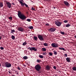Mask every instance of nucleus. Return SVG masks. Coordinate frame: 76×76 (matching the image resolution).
Here are the masks:
<instances>
[{"label": "nucleus", "instance_id": "f257e3e1", "mask_svg": "<svg viewBox=\"0 0 76 76\" xmlns=\"http://www.w3.org/2000/svg\"><path fill=\"white\" fill-rule=\"evenodd\" d=\"M18 15L20 19H21V20H25L26 19V17L23 14H22L21 12L20 11H18Z\"/></svg>", "mask_w": 76, "mask_h": 76}, {"label": "nucleus", "instance_id": "412c9836", "mask_svg": "<svg viewBox=\"0 0 76 76\" xmlns=\"http://www.w3.org/2000/svg\"><path fill=\"white\" fill-rule=\"evenodd\" d=\"M59 50H65L64 48H59Z\"/></svg>", "mask_w": 76, "mask_h": 76}, {"label": "nucleus", "instance_id": "7c9ffc66", "mask_svg": "<svg viewBox=\"0 0 76 76\" xmlns=\"http://www.w3.org/2000/svg\"><path fill=\"white\" fill-rule=\"evenodd\" d=\"M29 29H33V26H30V27H29Z\"/></svg>", "mask_w": 76, "mask_h": 76}, {"label": "nucleus", "instance_id": "473e14b6", "mask_svg": "<svg viewBox=\"0 0 76 76\" xmlns=\"http://www.w3.org/2000/svg\"><path fill=\"white\" fill-rule=\"evenodd\" d=\"M24 5H25V6H26V7H28V5L26 4H25V3H24Z\"/></svg>", "mask_w": 76, "mask_h": 76}, {"label": "nucleus", "instance_id": "cd10ccee", "mask_svg": "<svg viewBox=\"0 0 76 76\" xmlns=\"http://www.w3.org/2000/svg\"><path fill=\"white\" fill-rule=\"evenodd\" d=\"M42 49L43 51H46V49H45V48H42Z\"/></svg>", "mask_w": 76, "mask_h": 76}, {"label": "nucleus", "instance_id": "49530a36", "mask_svg": "<svg viewBox=\"0 0 76 76\" xmlns=\"http://www.w3.org/2000/svg\"><path fill=\"white\" fill-rule=\"evenodd\" d=\"M23 66H24V67H26V65L23 64Z\"/></svg>", "mask_w": 76, "mask_h": 76}, {"label": "nucleus", "instance_id": "c9c22d12", "mask_svg": "<svg viewBox=\"0 0 76 76\" xmlns=\"http://www.w3.org/2000/svg\"><path fill=\"white\" fill-rule=\"evenodd\" d=\"M31 10H35V8H33V7H32Z\"/></svg>", "mask_w": 76, "mask_h": 76}, {"label": "nucleus", "instance_id": "1a4fd4ad", "mask_svg": "<svg viewBox=\"0 0 76 76\" xmlns=\"http://www.w3.org/2000/svg\"><path fill=\"white\" fill-rule=\"evenodd\" d=\"M6 4H7V6L9 8H11L12 7V4L10 2H6Z\"/></svg>", "mask_w": 76, "mask_h": 76}, {"label": "nucleus", "instance_id": "3c124183", "mask_svg": "<svg viewBox=\"0 0 76 76\" xmlns=\"http://www.w3.org/2000/svg\"><path fill=\"white\" fill-rule=\"evenodd\" d=\"M1 39V37H0V39Z\"/></svg>", "mask_w": 76, "mask_h": 76}, {"label": "nucleus", "instance_id": "13d9d810", "mask_svg": "<svg viewBox=\"0 0 76 76\" xmlns=\"http://www.w3.org/2000/svg\"><path fill=\"white\" fill-rule=\"evenodd\" d=\"M18 1H19V0H18Z\"/></svg>", "mask_w": 76, "mask_h": 76}, {"label": "nucleus", "instance_id": "6e6d98bb", "mask_svg": "<svg viewBox=\"0 0 76 76\" xmlns=\"http://www.w3.org/2000/svg\"><path fill=\"white\" fill-rule=\"evenodd\" d=\"M12 70H13V69H12Z\"/></svg>", "mask_w": 76, "mask_h": 76}, {"label": "nucleus", "instance_id": "2eb2a0df", "mask_svg": "<svg viewBox=\"0 0 76 76\" xmlns=\"http://www.w3.org/2000/svg\"><path fill=\"white\" fill-rule=\"evenodd\" d=\"M72 69L74 71H76V67L74 66L72 68Z\"/></svg>", "mask_w": 76, "mask_h": 76}, {"label": "nucleus", "instance_id": "20e7f679", "mask_svg": "<svg viewBox=\"0 0 76 76\" xmlns=\"http://www.w3.org/2000/svg\"><path fill=\"white\" fill-rule=\"evenodd\" d=\"M5 64L6 67H10L12 66V64L8 62H6L5 63Z\"/></svg>", "mask_w": 76, "mask_h": 76}, {"label": "nucleus", "instance_id": "09e8293b", "mask_svg": "<svg viewBox=\"0 0 76 76\" xmlns=\"http://www.w3.org/2000/svg\"><path fill=\"white\" fill-rule=\"evenodd\" d=\"M44 53L46 55V53H47V52H44Z\"/></svg>", "mask_w": 76, "mask_h": 76}, {"label": "nucleus", "instance_id": "4d7b16f0", "mask_svg": "<svg viewBox=\"0 0 76 76\" xmlns=\"http://www.w3.org/2000/svg\"><path fill=\"white\" fill-rule=\"evenodd\" d=\"M55 76H57V75H55Z\"/></svg>", "mask_w": 76, "mask_h": 76}, {"label": "nucleus", "instance_id": "de8ad7c7", "mask_svg": "<svg viewBox=\"0 0 76 76\" xmlns=\"http://www.w3.org/2000/svg\"><path fill=\"white\" fill-rule=\"evenodd\" d=\"M39 72H38V73H41V71H39Z\"/></svg>", "mask_w": 76, "mask_h": 76}, {"label": "nucleus", "instance_id": "393cba45", "mask_svg": "<svg viewBox=\"0 0 76 76\" xmlns=\"http://www.w3.org/2000/svg\"><path fill=\"white\" fill-rule=\"evenodd\" d=\"M39 57L41 58H43V56L42 55H39Z\"/></svg>", "mask_w": 76, "mask_h": 76}, {"label": "nucleus", "instance_id": "5701e85b", "mask_svg": "<svg viewBox=\"0 0 76 76\" xmlns=\"http://www.w3.org/2000/svg\"><path fill=\"white\" fill-rule=\"evenodd\" d=\"M66 27H69V26H70V24H68L67 25H66Z\"/></svg>", "mask_w": 76, "mask_h": 76}, {"label": "nucleus", "instance_id": "c756f323", "mask_svg": "<svg viewBox=\"0 0 76 76\" xmlns=\"http://www.w3.org/2000/svg\"><path fill=\"white\" fill-rule=\"evenodd\" d=\"M49 54L50 56H53V54H52V53L51 52L49 53Z\"/></svg>", "mask_w": 76, "mask_h": 76}, {"label": "nucleus", "instance_id": "603ef678", "mask_svg": "<svg viewBox=\"0 0 76 76\" xmlns=\"http://www.w3.org/2000/svg\"><path fill=\"white\" fill-rule=\"evenodd\" d=\"M26 13L27 14H28V12H27Z\"/></svg>", "mask_w": 76, "mask_h": 76}, {"label": "nucleus", "instance_id": "4be33fe9", "mask_svg": "<svg viewBox=\"0 0 76 76\" xmlns=\"http://www.w3.org/2000/svg\"><path fill=\"white\" fill-rule=\"evenodd\" d=\"M44 45L45 47H48V44L47 43H44Z\"/></svg>", "mask_w": 76, "mask_h": 76}, {"label": "nucleus", "instance_id": "a19ab883", "mask_svg": "<svg viewBox=\"0 0 76 76\" xmlns=\"http://www.w3.org/2000/svg\"><path fill=\"white\" fill-rule=\"evenodd\" d=\"M42 55H44V56H45V54L44 53V52L42 53Z\"/></svg>", "mask_w": 76, "mask_h": 76}, {"label": "nucleus", "instance_id": "4468645a", "mask_svg": "<svg viewBox=\"0 0 76 76\" xmlns=\"http://www.w3.org/2000/svg\"><path fill=\"white\" fill-rule=\"evenodd\" d=\"M19 2H20V3L21 4V6H24V5H25V4L23 3V2L21 1H19Z\"/></svg>", "mask_w": 76, "mask_h": 76}, {"label": "nucleus", "instance_id": "a18cd8bd", "mask_svg": "<svg viewBox=\"0 0 76 76\" xmlns=\"http://www.w3.org/2000/svg\"><path fill=\"white\" fill-rule=\"evenodd\" d=\"M12 5H15V4H14V3H12Z\"/></svg>", "mask_w": 76, "mask_h": 76}, {"label": "nucleus", "instance_id": "a878e982", "mask_svg": "<svg viewBox=\"0 0 76 76\" xmlns=\"http://www.w3.org/2000/svg\"><path fill=\"white\" fill-rule=\"evenodd\" d=\"M22 45H26V42H24L23 43Z\"/></svg>", "mask_w": 76, "mask_h": 76}, {"label": "nucleus", "instance_id": "79ce46f5", "mask_svg": "<svg viewBox=\"0 0 76 76\" xmlns=\"http://www.w3.org/2000/svg\"><path fill=\"white\" fill-rule=\"evenodd\" d=\"M20 1H21V2H23V0H20Z\"/></svg>", "mask_w": 76, "mask_h": 76}, {"label": "nucleus", "instance_id": "e433bc0d", "mask_svg": "<svg viewBox=\"0 0 76 76\" xmlns=\"http://www.w3.org/2000/svg\"><path fill=\"white\" fill-rule=\"evenodd\" d=\"M40 61L39 60L37 59V62L38 63H39Z\"/></svg>", "mask_w": 76, "mask_h": 76}, {"label": "nucleus", "instance_id": "a211bd4d", "mask_svg": "<svg viewBox=\"0 0 76 76\" xmlns=\"http://www.w3.org/2000/svg\"><path fill=\"white\" fill-rule=\"evenodd\" d=\"M23 58L24 60H26L27 59H28V57L26 56H24L23 57Z\"/></svg>", "mask_w": 76, "mask_h": 76}, {"label": "nucleus", "instance_id": "0eeeda50", "mask_svg": "<svg viewBox=\"0 0 76 76\" xmlns=\"http://www.w3.org/2000/svg\"><path fill=\"white\" fill-rule=\"evenodd\" d=\"M38 37L40 41H43L44 38H43V37L42 35H39L38 36Z\"/></svg>", "mask_w": 76, "mask_h": 76}, {"label": "nucleus", "instance_id": "b1692460", "mask_svg": "<svg viewBox=\"0 0 76 76\" xmlns=\"http://www.w3.org/2000/svg\"><path fill=\"white\" fill-rule=\"evenodd\" d=\"M9 19L10 20H12V17L11 16L9 17Z\"/></svg>", "mask_w": 76, "mask_h": 76}, {"label": "nucleus", "instance_id": "5fc2aeb1", "mask_svg": "<svg viewBox=\"0 0 76 76\" xmlns=\"http://www.w3.org/2000/svg\"><path fill=\"white\" fill-rule=\"evenodd\" d=\"M53 8H54V9H55V8H56V7H54Z\"/></svg>", "mask_w": 76, "mask_h": 76}, {"label": "nucleus", "instance_id": "2f4dec72", "mask_svg": "<svg viewBox=\"0 0 76 76\" xmlns=\"http://www.w3.org/2000/svg\"><path fill=\"white\" fill-rule=\"evenodd\" d=\"M54 53L55 55H57V52L56 51H54Z\"/></svg>", "mask_w": 76, "mask_h": 76}, {"label": "nucleus", "instance_id": "aec40b11", "mask_svg": "<svg viewBox=\"0 0 76 76\" xmlns=\"http://www.w3.org/2000/svg\"><path fill=\"white\" fill-rule=\"evenodd\" d=\"M11 34H12V33H13V32H15V31L14 29L11 30Z\"/></svg>", "mask_w": 76, "mask_h": 76}, {"label": "nucleus", "instance_id": "7ed1b4c3", "mask_svg": "<svg viewBox=\"0 0 76 76\" xmlns=\"http://www.w3.org/2000/svg\"><path fill=\"white\" fill-rule=\"evenodd\" d=\"M28 50H30V51H37V49L34 47H29L28 48Z\"/></svg>", "mask_w": 76, "mask_h": 76}, {"label": "nucleus", "instance_id": "58836bf2", "mask_svg": "<svg viewBox=\"0 0 76 76\" xmlns=\"http://www.w3.org/2000/svg\"><path fill=\"white\" fill-rule=\"evenodd\" d=\"M18 69V70H20V67H18L17 68Z\"/></svg>", "mask_w": 76, "mask_h": 76}, {"label": "nucleus", "instance_id": "39448f33", "mask_svg": "<svg viewBox=\"0 0 76 76\" xmlns=\"http://www.w3.org/2000/svg\"><path fill=\"white\" fill-rule=\"evenodd\" d=\"M51 45L53 47V48H57L58 47V45H57V44L55 43H52Z\"/></svg>", "mask_w": 76, "mask_h": 76}, {"label": "nucleus", "instance_id": "6e6552de", "mask_svg": "<svg viewBox=\"0 0 76 76\" xmlns=\"http://www.w3.org/2000/svg\"><path fill=\"white\" fill-rule=\"evenodd\" d=\"M56 30V28H52L49 29V31L51 32H54Z\"/></svg>", "mask_w": 76, "mask_h": 76}, {"label": "nucleus", "instance_id": "ea45409f", "mask_svg": "<svg viewBox=\"0 0 76 76\" xmlns=\"http://www.w3.org/2000/svg\"><path fill=\"white\" fill-rule=\"evenodd\" d=\"M64 55H65V56L66 57H67V54H64Z\"/></svg>", "mask_w": 76, "mask_h": 76}, {"label": "nucleus", "instance_id": "37998d69", "mask_svg": "<svg viewBox=\"0 0 76 76\" xmlns=\"http://www.w3.org/2000/svg\"><path fill=\"white\" fill-rule=\"evenodd\" d=\"M46 25L47 26H48V25H49V24L48 23L46 24Z\"/></svg>", "mask_w": 76, "mask_h": 76}, {"label": "nucleus", "instance_id": "dca6fc26", "mask_svg": "<svg viewBox=\"0 0 76 76\" xmlns=\"http://www.w3.org/2000/svg\"><path fill=\"white\" fill-rule=\"evenodd\" d=\"M34 39L35 41H37V40H38V37H37L34 36Z\"/></svg>", "mask_w": 76, "mask_h": 76}, {"label": "nucleus", "instance_id": "6ab92c4d", "mask_svg": "<svg viewBox=\"0 0 76 76\" xmlns=\"http://www.w3.org/2000/svg\"><path fill=\"white\" fill-rule=\"evenodd\" d=\"M3 6V4L1 2L0 3V7H2Z\"/></svg>", "mask_w": 76, "mask_h": 76}, {"label": "nucleus", "instance_id": "c85d7f7f", "mask_svg": "<svg viewBox=\"0 0 76 76\" xmlns=\"http://www.w3.org/2000/svg\"><path fill=\"white\" fill-rule=\"evenodd\" d=\"M26 20L27 21H28V22H31V19H27Z\"/></svg>", "mask_w": 76, "mask_h": 76}, {"label": "nucleus", "instance_id": "4c0bfd02", "mask_svg": "<svg viewBox=\"0 0 76 76\" xmlns=\"http://www.w3.org/2000/svg\"><path fill=\"white\" fill-rule=\"evenodd\" d=\"M53 67V69H56V66H54Z\"/></svg>", "mask_w": 76, "mask_h": 76}, {"label": "nucleus", "instance_id": "9b49d317", "mask_svg": "<svg viewBox=\"0 0 76 76\" xmlns=\"http://www.w3.org/2000/svg\"><path fill=\"white\" fill-rule=\"evenodd\" d=\"M64 3L66 6H69V2H67V1H64Z\"/></svg>", "mask_w": 76, "mask_h": 76}, {"label": "nucleus", "instance_id": "f3484780", "mask_svg": "<svg viewBox=\"0 0 76 76\" xmlns=\"http://www.w3.org/2000/svg\"><path fill=\"white\" fill-rule=\"evenodd\" d=\"M11 38L12 39H13V40H15V36L13 35H12Z\"/></svg>", "mask_w": 76, "mask_h": 76}, {"label": "nucleus", "instance_id": "8fccbe9b", "mask_svg": "<svg viewBox=\"0 0 76 76\" xmlns=\"http://www.w3.org/2000/svg\"><path fill=\"white\" fill-rule=\"evenodd\" d=\"M74 37H75V38H76V36H74Z\"/></svg>", "mask_w": 76, "mask_h": 76}, {"label": "nucleus", "instance_id": "864d4df0", "mask_svg": "<svg viewBox=\"0 0 76 76\" xmlns=\"http://www.w3.org/2000/svg\"><path fill=\"white\" fill-rule=\"evenodd\" d=\"M16 75H18V73H17Z\"/></svg>", "mask_w": 76, "mask_h": 76}, {"label": "nucleus", "instance_id": "423d86ee", "mask_svg": "<svg viewBox=\"0 0 76 76\" xmlns=\"http://www.w3.org/2000/svg\"><path fill=\"white\" fill-rule=\"evenodd\" d=\"M55 23L56 25H57V26H60L61 25L62 23L58 21H55Z\"/></svg>", "mask_w": 76, "mask_h": 76}, {"label": "nucleus", "instance_id": "ddd939ff", "mask_svg": "<svg viewBox=\"0 0 76 76\" xmlns=\"http://www.w3.org/2000/svg\"><path fill=\"white\" fill-rule=\"evenodd\" d=\"M46 69L48 70H50V66L48 65L46 66Z\"/></svg>", "mask_w": 76, "mask_h": 76}, {"label": "nucleus", "instance_id": "f8f14e48", "mask_svg": "<svg viewBox=\"0 0 76 76\" xmlns=\"http://www.w3.org/2000/svg\"><path fill=\"white\" fill-rule=\"evenodd\" d=\"M66 60L68 63H69V62H70V58L69 57H67L66 58Z\"/></svg>", "mask_w": 76, "mask_h": 76}, {"label": "nucleus", "instance_id": "c03bdc74", "mask_svg": "<svg viewBox=\"0 0 76 76\" xmlns=\"http://www.w3.org/2000/svg\"><path fill=\"white\" fill-rule=\"evenodd\" d=\"M9 73H10V74H12V72H11L9 71Z\"/></svg>", "mask_w": 76, "mask_h": 76}, {"label": "nucleus", "instance_id": "f03ea898", "mask_svg": "<svg viewBox=\"0 0 76 76\" xmlns=\"http://www.w3.org/2000/svg\"><path fill=\"white\" fill-rule=\"evenodd\" d=\"M34 68L37 71L39 72L41 70V67L40 66V65L39 64H37L35 65Z\"/></svg>", "mask_w": 76, "mask_h": 76}, {"label": "nucleus", "instance_id": "f704fd0d", "mask_svg": "<svg viewBox=\"0 0 76 76\" xmlns=\"http://www.w3.org/2000/svg\"><path fill=\"white\" fill-rule=\"evenodd\" d=\"M0 49L2 50H4V48L3 47H1Z\"/></svg>", "mask_w": 76, "mask_h": 76}, {"label": "nucleus", "instance_id": "9d476101", "mask_svg": "<svg viewBox=\"0 0 76 76\" xmlns=\"http://www.w3.org/2000/svg\"><path fill=\"white\" fill-rule=\"evenodd\" d=\"M18 31H21V32H23V31H24V28H23L22 27H18Z\"/></svg>", "mask_w": 76, "mask_h": 76}, {"label": "nucleus", "instance_id": "bb28decb", "mask_svg": "<svg viewBox=\"0 0 76 76\" xmlns=\"http://www.w3.org/2000/svg\"><path fill=\"white\" fill-rule=\"evenodd\" d=\"M60 33H61V34L62 35H64V32L63 31H61Z\"/></svg>", "mask_w": 76, "mask_h": 76}, {"label": "nucleus", "instance_id": "72a5a7b5", "mask_svg": "<svg viewBox=\"0 0 76 76\" xmlns=\"http://www.w3.org/2000/svg\"><path fill=\"white\" fill-rule=\"evenodd\" d=\"M68 22V21L67 20H65L64 21V23H67Z\"/></svg>", "mask_w": 76, "mask_h": 76}]
</instances>
